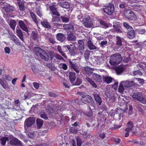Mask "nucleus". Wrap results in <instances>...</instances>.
<instances>
[{
	"label": "nucleus",
	"instance_id": "obj_1",
	"mask_svg": "<svg viewBox=\"0 0 146 146\" xmlns=\"http://www.w3.org/2000/svg\"><path fill=\"white\" fill-rule=\"evenodd\" d=\"M122 57L120 54L116 53L113 54L110 57L109 63L112 66L117 65L122 60Z\"/></svg>",
	"mask_w": 146,
	"mask_h": 146
},
{
	"label": "nucleus",
	"instance_id": "obj_2",
	"mask_svg": "<svg viewBox=\"0 0 146 146\" xmlns=\"http://www.w3.org/2000/svg\"><path fill=\"white\" fill-rule=\"evenodd\" d=\"M34 51L37 55H39L40 57L45 61H48L49 59L48 54L45 51L38 47H35Z\"/></svg>",
	"mask_w": 146,
	"mask_h": 146
},
{
	"label": "nucleus",
	"instance_id": "obj_3",
	"mask_svg": "<svg viewBox=\"0 0 146 146\" xmlns=\"http://www.w3.org/2000/svg\"><path fill=\"white\" fill-rule=\"evenodd\" d=\"M103 9L104 12L108 15H111L114 12V7L113 4L104 6Z\"/></svg>",
	"mask_w": 146,
	"mask_h": 146
},
{
	"label": "nucleus",
	"instance_id": "obj_4",
	"mask_svg": "<svg viewBox=\"0 0 146 146\" xmlns=\"http://www.w3.org/2000/svg\"><path fill=\"white\" fill-rule=\"evenodd\" d=\"M83 24L85 27L88 28L93 26V22L89 16H88L83 20Z\"/></svg>",
	"mask_w": 146,
	"mask_h": 146
},
{
	"label": "nucleus",
	"instance_id": "obj_5",
	"mask_svg": "<svg viewBox=\"0 0 146 146\" xmlns=\"http://www.w3.org/2000/svg\"><path fill=\"white\" fill-rule=\"evenodd\" d=\"M124 15L126 18L131 20H133L135 17L133 12L129 9L125 10L124 13Z\"/></svg>",
	"mask_w": 146,
	"mask_h": 146
},
{
	"label": "nucleus",
	"instance_id": "obj_6",
	"mask_svg": "<svg viewBox=\"0 0 146 146\" xmlns=\"http://www.w3.org/2000/svg\"><path fill=\"white\" fill-rule=\"evenodd\" d=\"M121 82L123 85V86L125 88H129L135 85L133 81H122Z\"/></svg>",
	"mask_w": 146,
	"mask_h": 146
},
{
	"label": "nucleus",
	"instance_id": "obj_7",
	"mask_svg": "<svg viewBox=\"0 0 146 146\" xmlns=\"http://www.w3.org/2000/svg\"><path fill=\"white\" fill-rule=\"evenodd\" d=\"M35 119L33 117H30L26 119L25 122V124L27 127H30L35 123Z\"/></svg>",
	"mask_w": 146,
	"mask_h": 146
},
{
	"label": "nucleus",
	"instance_id": "obj_8",
	"mask_svg": "<svg viewBox=\"0 0 146 146\" xmlns=\"http://www.w3.org/2000/svg\"><path fill=\"white\" fill-rule=\"evenodd\" d=\"M78 48L80 52H83L84 49V44L82 40H80L78 41Z\"/></svg>",
	"mask_w": 146,
	"mask_h": 146
},
{
	"label": "nucleus",
	"instance_id": "obj_9",
	"mask_svg": "<svg viewBox=\"0 0 146 146\" xmlns=\"http://www.w3.org/2000/svg\"><path fill=\"white\" fill-rule=\"evenodd\" d=\"M10 143L11 145H16V146H23L21 142L17 138H14L11 141Z\"/></svg>",
	"mask_w": 146,
	"mask_h": 146
},
{
	"label": "nucleus",
	"instance_id": "obj_10",
	"mask_svg": "<svg viewBox=\"0 0 146 146\" xmlns=\"http://www.w3.org/2000/svg\"><path fill=\"white\" fill-rule=\"evenodd\" d=\"M87 44L90 50H93L96 49V47L93 43L90 38L87 40Z\"/></svg>",
	"mask_w": 146,
	"mask_h": 146
},
{
	"label": "nucleus",
	"instance_id": "obj_11",
	"mask_svg": "<svg viewBox=\"0 0 146 146\" xmlns=\"http://www.w3.org/2000/svg\"><path fill=\"white\" fill-rule=\"evenodd\" d=\"M70 64L71 68L75 71L76 73H78L80 71V69L78 66L75 64L74 63L70 61H69Z\"/></svg>",
	"mask_w": 146,
	"mask_h": 146
},
{
	"label": "nucleus",
	"instance_id": "obj_12",
	"mask_svg": "<svg viewBox=\"0 0 146 146\" xmlns=\"http://www.w3.org/2000/svg\"><path fill=\"white\" fill-rule=\"evenodd\" d=\"M19 23L20 27L22 30L27 32H28V29L23 21L21 20H20L19 21Z\"/></svg>",
	"mask_w": 146,
	"mask_h": 146
},
{
	"label": "nucleus",
	"instance_id": "obj_13",
	"mask_svg": "<svg viewBox=\"0 0 146 146\" xmlns=\"http://www.w3.org/2000/svg\"><path fill=\"white\" fill-rule=\"evenodd\" d=\"M56 38L58 40L62 42H63L66 39L64 35L61 33L57 34Z\"/></svg>",
	"mask_w": 146,
	"mask_h": 146
},
{
	"label": "nucleus",
	"instance_id": "obj_14",
	"mask_svg": "<svg viewBox=\"0 0 146 146\" xmlns=\"http://www.w3.org/2000/svg\"><path fill=\"white\" fill-rule=\"evenodd\" d=\"M70 81L72 84H73L76 79V74L73 72H69Z\"/></svg>",
	"mask_w": 146,
	"mask_h": 146
},
{
	"label": "nucleus",
	"instance_id": "obj_15",
	"mask_svg": "<svg viewBox=\"0 0 146 146\" xmlns=\"http://www.w3.org/2000/svg\"><path fill=\"white\" fill-rule=\"evenodd\" d=\"M63 27L64 29L68 31H73L74 30V28L73 26L70 24L64 25H63Z\"/></svg>",
	"mask_w": 146,
	"mask_h": 146
},
{
	"label": "nucleus",
	"instance_id": "obj_16",
	"mask_svg": "<svg viewBox=\"0 0 146 146\" xmlns=\"http://www.w3.org/2000/svg\"><path fill=\"white\" fill-rule=\"evenodd\" d=\"M103 62V59L102 57L99 56H96L94 58V62L95 64H102Z\"/></svg>",
	"mask_w": 146,
	"mask_h": 146
},
{
	"label": "nucleus",
	"instance_id": "obj_17",
	"mask_svg": "<svg viewBox=\"0 0 146 146\" xmlns=\"http://www.w3.org/2000/svg\"><path fill=\"white\" fill-rule=\"evenodd\" d=\"M59 5L62 7L66 9H68L70 7V4L69 3L64 1L58 3Z\"/></svg>",
	"mask_w": 146,
	"mask_h": 146
},
{
	"label": "nucleus",
	"instance_id": "obj_18",
	"mask_svg": "<svg viewBox=\"0 0 146 146\" xmlns=\"http://www.w3.org/2000/svg\"><path fill=\"white\" fill-rule=\"evenodd\" d=\"M41 25L44 27L47 28H50L51 25L46 20H44L41 22Z\"/></svg>",
	"mask_w": 146,
	"mask_h": 146
},
{
	"label": "nucleus",
	"instance_id": "obj_19",
	"mask_svg": "<svg viewBox=\"0 0 146 146\" xmlns=\"http://www.w3.org/2000/svg\"><path fill=\"white\" fill-rule=\"evenodd\" d=\"M93 78L96 81L99 82H101L102 81V78L100 76L96 73H94L92 74Z\"/></svg>",
	"mask_w": 146,
	"mask_h": 146
},
{
	"label": "nucleus",
	"instance_id": "obj_20",
	"mask_svg": "<svg viewBox=\"0 0 146 146\" xmlns=\"http://www.w3.org/2000/svg\"><path fill=\"white\" fill-rule=\"evenodd\" d=\"M103 79L104 81L108 84L111 83L112 80V78L111 77L107 76H104Z\"/></svg>",
	"mask_w": 146,
	"mask_h": 146
},
{
	"label": "nucleus",
	"instance_id": "obj_21",
	"mask_svg": "<svg viewBox=\"0 0 146 146\" xmlns=\"http://www.w3.org/2000/svg\"><path fill=\"white\" fill-rule=\"evenodd\" d=\"M133 124L132 122L129 121L127 124V128L125 129V131L127 132H129L132 130Z\"/></svg>",
	"mask_w": 146,
	"mask_h": 146
},
{
	"label": "nucleus",
	"instance_id": "obj_22",
	"mask_svg": "<svg viewBox=\"0 0 146 146\" xmlns=\"http://www.w3.org/2000/svg\"><path fill=\"white\" fill-rule=\"evenodd\" d=\"M141 94L140 92L134 93L133 94V98L134 100L138 101L139 97L141 96Z\"/></svg>",
	"mask_w": 146,
	"mask_h": 146
},
{
	"label": "nucleus",
	"instance_id": "obj_23",
	"mask_svg": "<svg viewBox=\"0 0 146 146\" xmlns=\"http://www.w3.org/2000/svg\"><path fill=\"white\" fill-rule=\"evenodd\" d=\"M82 113L78 110H77L76 112L73 113L72 116L71 117L72 120H74L76 118H78L81 115Z\"/></svg>",
	"mask_w": 146,
	"mask_h": 146
},
{
	"label": "nucleus",
	"instance_id": "obj_24",
	"mask_svg": "<svg viewBox=\"0 0 146 146\" xmlns=\"http://www.w3.org/2000/svg\"><path fill=\"white\" fill-rule=\"evenodd\" d=\"M94 99L96 101L98 104L99 105H100L102 103V100L100 96L96 94H93Z\"/></svg>",
	"mask_w": 146,
	"mask_h": 146
},
{
	"label": "nucleus",
	"instance_id": "obj_25",
	"mask_svg": "<svg viewBox=\"0 0 146 146\" xmlns=\"http://www.w3.org/2000/svg\"><path fill=\"white\" fill-rule=\"evenodd\" d=\"M122 38L119 36L116 37V44L117 45L120 46L122 45V42L123 40Z\"/></svg>",
	"mask_w": 146,
	"mask_h": 146
},
{
	"label": "nucleus",
	"instance_id": "obj_26",
	"mask_svg": "<svg viewBox=\"0 0 146 146\" xmlns=\"http://www.w3.org/2000/svg\"><path fill=\"white\" fill-rule=\"evenodd\" d=\"M18 36L23 41H24L23 34L22 31L20 29H18L17 31Z\"/></svg>",
	"mask_w": 146,
	"mask_h": 146
},
{
	"label": "nucleus",
	"instance_id": "obj_27",
	"mask_svg": "<svg viewBox=\"0 0 146 146\" xmlns=\"http://www.w3.org/2000/svg\"><path fill=\"white\" fill-rule=\"evenodd\" d=\"M124 68L123 66H120L115 69V71L117 74L118 75L120 74L123 71Z\"/></svg>",
	"mask_w": 146,
	"mask_h": 146
},
{
	"label": "nucleus",
	"instance_id": "obj_28",
	"mask_svg": "<svg viewBox=\"0 0 146 146\" xmlns=\"http://www.w3.org/2000/svg\"><path fill=\"white\" fill-rule=\"evenodd\" d=\"M128 37L129 38H133L135 36V33L133 30H131L129 31L127 33Z\"/></svg>",
	"mask_w": 146,
	"mask_h": 146
},
{
	"label": "nucleus",
	"instance_id": "obj_29",
	"mask_svg": "<svg viewBox=\"0 0 146 146\" xmlns=\"http://www.w3.org/2000/svg\"><path fill=\"white\" fill-rule=\"evenodd\" d=\"M50 8L52 14L57 15H59V13L54 7L53 6H51L50 7Z\"/></svg>",
	"mask_w": 146,
	"mask_h": 146
},
{
	"label": "nucleus",
	"instance_id": "obj_30",
	"mask_svg": "<svg viewBox=\"0 0 146 146\" xmlns=\"http://www.w3.org/2000/svg\"><path fill=\"white\" fill-rule=\"evenodd\" d=\"M85 97L86 100H85V102H88L89 103H91L92 104H94V101L90 96L88 95H86Z\"/></svg>",
	"mask_w": 146,
	"mask_h": 146
},
{
	"label": "nucleus",
	"instance_id": "obj_31",
	"mask_svg": "<svg viewBox=\"0 0 146 146\" xmlns=\"http://www.w3.org/2000/svg\"><path fill=\"white\" fill-rule=\"evenodd\" d=\"M67 38L69 40L73 41H74L76 40V38L75 35L71 33H70L68 34Z\"/></svg>",
	"mask_w": 146,
	"mask_h": 146
},
{
	"label": "nucleus",
	"instance_id": "obj_32",
	"mask_svg": "<svg viewBox=\"0 0 146 146\" xmlns=\"http://www.w3.org/2000/svg\"><path fill=\"white\" fill-rule=\"evenodd\" d=\"M86 79L95 88L97 87L96 84L89 77H87Z\"/></svg>",
	"mask_w": 146,
	"mask_h": 146
},
{
	"label": "nucleus",
	"instance_id": "obj_33",
	"mask_svg": "<svg viewBox=\"0 0 146 146\" xmlns=\"http://www.w3.org/2000/svg\"><path fill=\"white\" fill-rule=\"evenodd\" d=\"M119 25H113V27L115 31L118 33H120L122 32L121 31L120 29Z\"/></svg>",
	"mask_w": 146,
	"mask_h": 146
},
{
	"label": "nucleus",
	"instance_id": "obj_34",
	"mask_svg": "<svg viewBox=\"0 0 146 146\" xmlns=\"http://www.w3.org/2000/svg\"><path fill=\"white\" fill-rule=\"evenodd\" d=\"M1 143L2 145H4L5 144L6 141H8V138L6 137H3L0 139Z\"/></svg>",
	"mask_w": 146,
	"mask_h": 146
},
{
	"label": "nucleus",
	"instance_id": "obj_35",
	"mask_svg": "<svg viewBox=\"0 0 146 146\" xmlns=\"http://www.w3.org/2000/svg\"><path fill=\"white\" fill-rule=\"evenodd\" d=\"M57 50L65 58H67L65 54L62 50L61 47L60 46L58 45V46Z\"/></svg>",
	"mask_w": 146,
	"mask_h": 146
},
{
	"label": "nucleus",
	"instance_id": "obj_36",
	"mask_svg": "<svg viewBox=\"0 0 146 146\" xmlns=\"http://www.w3.org/2000/svg\"><path fill=\"white\" fill-rule=\"evenodd\" d=\"M138 101H139L140 102L143 104H146V100L142 94H141V97H139Z\"/></svg>",
	"mask_w": 146,
	"mask_h": 146
},
{
	"label": "nucleus",
	"instance_id": "obj_37",
	"mask_svg": "<svg viewBox=\"0 0 146 146\" xmlns=\"http://www.w3.org/2000/svg\"><path fill=\"white\" fill-rule=\"evenodd\" d=\"M16 23L15 21L14 20H11L10 22V26L13 30H15Z\"/></svg>",
	"mask_w": 146,
	"mask_h": 146
},
{
	"label": "nucleus",
	"instance_id": "obj_38",
	"mask_svg": "<svg viewBox=\"0 0 146 146\" xmlns=\"http://www.w3.org/2000/svg\"><path fill=\"white\" fill-rule=\"evenodd\" d=\"M123 85L121 82L120 83L119 87L118 89V91L121 93H123L124 90L125 88L123 87Z\"/></svg>",
	"mask_w": 146,
	"mask_h": 146
},
{
	"label": "nucleus",
	"instance_id": "obj_39",
	"mask_svg": "<svg viewBox=\"0 0 146 146\" xmlns=\"http://www.w3.org/2000/svg\"><path fill=\"white\" fill-rule=\"evenodd\" d=\"M35 11L36 14L40 17L42 16V12L39 8H36Z\"/></svg>",
	"mask_w": 146,
	"mask_h": 146
},
{
	"label": "nucleus",
	"instance_id": "obj_40",
	"mask_svg": "<svg viewBox=\"0 0 146 146\" xmlns=\"http://www.w3.org/2000/svg\"><path fill=\"white\" fill-rule=\"evenodd\" d=\"M37 125L38 127H40L42 125L43 122L42 120L40 119H37L36 121Z\"/></svg>",
	"mask_w": 146,
	"mask_h": 146
},
{
	"label": "nucleus",
	"instance_id": "obj_41",
	"mask_svg": "<svg viewBox=\"0 0 146 146\" xmlns=\"http://www.w3.org/2000/svg\"><path fill=\"white\" fill-rule=\"evenodd\" d=\"M10 39L11 40H13L15 43L18 42V40H17V38L16 36L14 35H11L10 37Z\"/></svg>",
	"mask_w": 146,
	"mask_h": 146
},
{
	"label": "nucleus",
	"instance_id": "obj_42",
	"mask_svg": "<svg viewBox=\"0 0 146 146\" xmlns=\"http://www.w3.org/2000/svg\"><path fill=\"white\" fill-rule=\"evenodd\" d=\"M30 14L34 21L36 24H37L38 23V21L36 19L35 15L32 12H30Z\"/></svg>",
	"mask_w": 146,
	"mask_h": 146
},
{
	"label": "nucleus",
	"instance_id": "obj_43",
	"mask_svg": "<svg viewBox=\"0 0 146 146\" xmlns=\"http://www.w3.org/2000/svg\"><path fill=\"white\" fill-rule=\"evenodd\" d=\"M82 82L81 80L79 78H77L76 82L73 84H72L73 85H79Z\"/></svg>",
	"mask_w": 146,
	"mask_h": 146
},
{
	"label": "nucleus",
	"instance_id": "obj_44",
	"mask_svg": "<svg viewBox=\"0 0 146 146\" xmlns=\"http://www.w3.org/2000/svg\"><path fill=\"white\" fill-rule=\"evenodd\" d=\"M31 69L34 73H36L39 72V70L37 67L33 65L31 66Z\"/></svg>",
	"mask_w": 146,
	"mask_h": 146
},
{
	"label": "nucleus",
	"instance_id": "obj_45",
	"mask_svg": "<svg viewBox=\"0 0 146 146\" xmlns=\"http://www.w3.org/2000/svg\"><path fill=\"white\" fill-rule=\"evenodd\" d=\"M59 66L60 68H62L63 70H66L67 69V66L64 63H60Z\"/></svg>",
	"mask_w": 146,
	"mask_h": 146
},
{
	"label": "nucleus",
	"instance_id": "obj_46",
	"mask_svg": "<svg viewBox=\"0 0 146 146\" xmlns=\"http://www.w3.org/2000/svg\"><path fill=\"white\" fill-rule=\"evenodd\" d=\"M90 51L88 50H86L84 53V56L86 59H88L89 57Z\"/></svg>",
	"mask_w": 146,
	"mask_h": 146
},
{
	"label": "nucleus",
	"instance_id": "obj_47",
	"mask_svg": "<svg viewBox=\"0 0 146 146\" xmlns=\"http://www.w3.org/2000/svg\"><path fill=\"white\" fill-rule=\"evenodd\" d=\"M133 75L134 76H141L142 75L141 72L138 70L133 71Z\"/></svg>",
	"mask_w": 146,
	"mask_h": 146
},
{
	"label": "nucleus",
	"instance_id": "obj_48",
	"mask_svg": "<svg viewBox=\"0 0 146 146\" xmlns=\"http://www.w3.org/2000/svg\"><path fill=\"white\" fill-rule=\"evenodd\" d=\"M62 20L63 22H67L69 21L68 17L65 16H62L61 17Z\"/></svg>",
	"mask_w": 146,
	"mask_h": 146
},
{
	"label": "nucleus",
	"instance_id": "obj_49",
	"mask_svg": "<svg viewBox=\"0 0 146 146\" xmlns=\"http://www.w3.org/2000/svg\"><path fill=\"white\" fill-rule=\"evenodd\" d=\"M48 40L49 42L53 44H55L56 42L54 38L53 37L49 38L48 39Z\"/></svg>",
	"mask_w": 146,
	"mask_h": 146
},
{
	"label": "nucleus",
	"instance_id": "obj_50",
	"mask_svg": "<svg viewBox=\"0 0 146 146\" xmlns=\"http://www.w3.org/2000/svg\"><path fill=\"white\" fill-rule=\"evenodd\" d=\"M31 36L32 38L34 40H36L37 38V35L35 32L34 31H33L31 34Z\"/></svg>",
	"mask_w": 146,
	"mask_h": 146
},
{
	"label": "nucleus",
	"instance_id": "obj_51",
	"mask_svg": "<svg viewBox=\"0 0 146 146\" xmlns=\"http://www.w3.org/2000/svg\"><path fill=\"white\" fill-rule=\"evenodd\" d=\"M123 26L126 29H132L131 26L129 25L127 23H123Z\"/></svg>",
	"mask_w": 146,
	"mask_h": 146
},
{
	"label": "nucleus",
	"instance_id": "obj_52",
	"mask_svg": "<svg viewBox=\"0 0 146 146\" xmlns=\"http://www.w3.org/2000/svg\"><path fill=\"white\" fill-rule=\"evenodd\" d=\"M60 21V19L58 17L55 16L53 17L52 19V21L53 22H57Z\"/></svg>",
	"mask_w": 146,
	"mask_h": 146
},
{
	"label": "nucleus",
	"instance_id": "obj_53",
	"mask_svg": "<svg viewBox=\"0 0 146 146\" xmlns=\"http://www.w3.org/2000/svg\"><path fill=\"white\" fill-rule=\"evenodd\" d=\"M137 81L139 82V83L141 85H143L144 83V80L143 79H141L140 78H135Z\"/></svg>",
	"mask_w": 146,
	"mask_h": 146
},
{
	"label": "nucleus",
	"instance_id": "obj_54",
	"mask_svg": "<svg viewBox=\"0 0 146 146\" xmlns=\"http://www.w3.org/2000/svg\"><path fill=\"white\" fill-rule=\"evenodd\" d=\"M70 131L74 133H77L78 130L75 129L74 127H72L69 129Z\"/></svg>",
	"mask_w": 146,
	"mask_h": 146
},
{
	"label": "nucleus",
	"instance_id": "obj_55",
	"mask_svg": "<svg viewBox=\"0 0 146 146\" xmlns=\"http://www.w3.org/2000/svg\"><path fill=\"white\" fill-rule=\"evenodd\" d=\"M137 31L138 33L141 34H143L145 32V31L144 29H137Z\"/></svg>",
	"mask_w": 146,
	"mask_h": 146
},
{
	"label": "nucleus",
	"instance_id": "obj_56",
	"mask_svg": "<svg viewBox=\"0 0 146 146\" xmlns=\"http://www.w3.org/2000/svg\"><path fill=\"white\" fill-rule=\"evenodd\" d=\"M76 141L77 146H81V139L77 137L76 138Z\"/></svg>",
	"mask_w": 146,
	"mask_h": 146
},
{
	"label": "nucleus",
	"instance_id": "obj_57",
	"mask_svg": "<svg viewBox=\"0 0 146 146\" xmlns=\"http://www.w3.org/2000/svg\"><path fill=\"white\" fill-rule=\"evenodd\" d=\"M80 134L82 135L83 137L85 138H87L88 137V136L87 135V132L86 131H82V132H80Z\"/></svg>",
	"mask_w": 146,
	"mask_h": 146
},
{
	"label": "nucleus",
	"instance_id": "obj_58",
	"mask_svg": "<svg viewBox=\"0 0 146 146\" xmlns=\"http://www.w3.org/2000/svg\"><path fill=\"white\" fill-rule=\"evenodd\" d=\"M55 57L59 60H64V58L62 57L60 55L58 54H56L55 56Z\"/></svg>",
	"mask_w": 146,
	"mask_h": 146
},
{
	"label": "nucleus",
	"instance_id": "obj_59",
	"mask_svg": "<svg viewBox=\"0 0 146 146\" xmlns=\"http://www.w3.org/2000/svg\"><path fill=\"white\" fill-rule=\"evenodd\" d=\"M33 85L35 88L36 89H38L39 88V84L37 82H33Z\"/></svg>",
	"mask_w": 146,
	"mask_h": 146
},
{
	"label": "nucleus",
	"instance_id": "obj_60",
	"mask_svg": "<svg viewBox=\"0 0 146 146\" xmlns=\"http://www.w3.org/2000/svg\"><path fill=\"white\" fill-rule=\"evenodd\" d=\"M100 23L101 24L104 26L106 27L107 28L108 27V24L105 22L100 20Z\"/></svg>",
	"mask_w": 146,
	"mask_h": 146
},
{
	"label": "nucleus",
	"instance_id": "obj_61",
	"mask_svg": "<svg viewBox=\"0 0 146 146\" xmlns=\"http://www.w3.org/2000/svg\"><path fill=\"white\" fill-rule=\"evenodd\" d=\"M40 117L41 118L44 119H48L47 117L46 116L45 113H41L40 115Z\"/></svg>",
	"mask_w": 146,
	"mask_h": 146
},
{
	"label": "nucleus",
	"instance_id": "obj_62",
	"mask_svg": "<svg viewBox=\"0 0 146 146\" xmlns=\"http://www.w3.org/2000/svg\"><path fill=\"white\" fill-rule=\"evenodd\" d=\"M20 9L21 11H23L24 9V5L22 4H20V3H18Z\"/></svg>",
	"mask_w": 146,
	"mask_h": 146
},
{
	"label": "nucleus",
	"instance_id": "obj_63",
	"mask_svg": "<svg viewBox=\"0 0 146 146\" xmlns=\"http://www.w3.org/2000/svg\"><path fill=\"white\" fill-rule=\"evenodd\" d=\"M5 53L9 54L10 52V49L8 47H6L5 48Z\"/></svg>",
	"mask_w": 146,
	"mask_h": 146
},
{
	"label": "nucleus",
	"instance_id": "obj_64",
	"mask_svg": "<svg viewBox=\"0 0 146 146\" xmlns=\"http://www.w3.org/2000/svg\"><path fill=\"white\" fill-rule=\"evenodd\" d=\"M35 135L34 133L33 132L30 133L29 134V136L30 138H33L34 137H35Z\"/></svg>",
	"mask_w": 146,
	"mask_h": 146
}]
</instances>
